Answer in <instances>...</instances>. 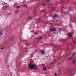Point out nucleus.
<instances>
[{
	"label": "nucleus",
	"mask_w": 76,
	"mask_h": 76,
	"mask_svg": "<svg viewBox=\"0 0 76 76\" xmlns=\"http://www.w3.org/2000/svg\"><path fill=\"white\" fill-rule=\"evenodd\" d=\"M2 4V5H3V4Z\"/></svg>",
	"instance_id": "c85d7f7f"
},
{
	"label": "nucleus",
	"mask_w": 76,
	"mask_h": 76,
	"mask_svg": "<svg viewBox=\"0 0 76 76\" xmlns=\"http://www.w3.org/2000/svg\"><path fill=\"white\" fill-rule=\"evenodd\" d=\"M6 8H7V6H5Z\"/></svg>",
	"instance_id": "4be33fe9"
},
{
	"label": "nucleus",
	"mask_w": 76,
	"mask_h": 76,
	"mask_svg": "<svg viewBox=\"0 0 76 76\" xmlns=\"http://www.w3.org/2000/svg\"><path fill=\"white\" fill-rule=\"evenodd\" d=\"M32 19V17H31V16H29L27 18V20H28V19Z\"/></svg>",
	"instance_id": "423d86ee"
},
{
	"label": "nucleus",
	"mask_w": 76,
	"mask_h": 76,
	"mask_svg": "<svg viewBox=\"0 0 76 76\" xmlns=\"http://www.w3.org/2000/svg\"><path fill=\"white\" fill-rule=\"evenodd\" d=\"M1 5H2V4H1Z\"/></svg>",
	"instance_id": "bb28decb"
},
{
	"label": "nucleus",
	"mask_w": 76,
	"mask_h": 76,
	"mask_svg": "<svg viewBox=\"0 0 76 76\" xmlns=\"http://www.w3.org/2000/svg\"><path fill=\"white\" fill-rule=\"evenodd\" d=\"M16 7H17V9H18V8H19V6H16Z\"/></svg>",
	"instance_id": "ddd939ff"
},
{
	"label": "nucleus",
	"mask_w": 76,
	"mask_h": 76,
	"mask_svg": "<svg viewBox=\"0 0 76 76\" xmlns=\"http://www.w3.org/2000/svg\"><path fill=\"white\" fill-rule=\"evenodd\" d=\"M41 52L42 54H44V53H45V51H44L42 50L41 51Z\"/></svg>",
	"instance_id": "39448f33"
},
{
	"label": "nucleus",
	"mask_w": 76,
	"mask_h": 76,
	"mask_svg": "<svg viewBox=\"0 0 76 76\" xmlns=\"http://www.w3.org/2000/svg\"><path fill=\"white\" fill-rule=\"evenodd\" d=\"M47 2L48 3V2H49V0H48V1H47Z\"/></svg>",
	"instance_id": "aec40b11"
},
{
	"label": "nucleus",
	"mask_w": 76,
	"mask_h": 76,
	"mask_svg": "<svg viewBox=\"0 0 76 76\" xmlns=\"http://www.w3.org/2000/svg\"><path fill=\"white\" fill-rule=\"evenodd\" d=\"M75 54V53H74L72 54V56L70 57L68 59L69 60H72V63L73 64H75V62L76 61H75V56H74V55Z\"/></svg>",
	"instance_id": "f257e3e1"
},
{
	"label": "nucleus",
	"mask_w": 76,
	"mask_h": 76,
	"mask_svg": "<svg viewBox=\"0 0 76 76\" xmlns=\"http://www.w3.org/2000/svg\"><path fill=\"white\" fill-rule=\"evenodd\" d=\"M3 48H4V46H3Z\"/></svg>",
	"instance_id": "393cba45"
},
{
	"label": "nucleus",
	"mask_w": 76,
	"mask_h": 76,
	"mask_svg": "<svg viewBox=\"0 0 76 76\" xmlns=\"http://www.w3.org/2000/svg\"><path fill=\"white\" fill-rule=\"evenodd\" d=\"M50 31H56V28H50Z\"/></svg>",
	"instance_id": "7ed1b4c3"
},
{
	"label": "nucleus",
	"mask_w": 76,
	"mask_h": 76,
	"mask_svg": "<svg viewBox=\"0 0 76 76\" xmlns=\"http://www.w3.org/2000/svg\"><path fill=\"white\" fill-rule=\"evenodd\" d=\"M73 42L74 44H76V42L75 41H73Z\"/></svg>",
	"instance_id": "f8f14e48"
},
{
	"label": "nucleus",
	"mask_w": 76,
	"mask_h": 76,
	"mask_svg": "<svg viewBox=\"0 0 76 76\" xmlns=\"http://www.w3.org/2000/svg\"><path fill=\"white\" fill-rule=\"evenodd\" d=\"M2 34H3V33H0V35H2Z\"/></svg>",
	"instance_id": "4468645a"
},
{
	"label": "nucleus",
	"mask_w": 76,
	"mask_h": 76,
	"mask_svg": "<svg viewBox=\"0 0 76 76\" xmlns=\"http://www.w3.org/2000/svg\"><path fill=\"white\" fill-rule=\"evenodd\" d=\"M74 75V73H73L72 72H70L69 74V75Z\"/></svg>",
	"instance_id": "9d476101"
},
{
	"label": "nucleus",
	"mask_w": 76,
	"mask_h": 76,
	"mask_svg": "<svg viewBox=\"0 0 76 76\" xmlns=\"http://www.w3.org/2000/svg\"><path fill=\"white\" fill-rule=\"evenodd\" d=\"M1 31H2V30L0 31V32H1Z\"/></svg>",
	"instance_id": "5701e85b"
},
{
	"label": "nucleus",
	"mask_w": 76,
	"mask_h": 76,
	"mask_svg": "<svg viewBox=\"0 0 76 76\" xmlns=\"http://www.w3.org/2000/svg\"><path fill=\"white\" fill-rule=\"evenodd\" d=\"M72 33H73V32H72Z\"/></svg>",
	"instance_id": "cd10ccee"
},
{
	"label": "nucleus",
	"mask_w": 76,
	"mask_h": 76,
	"mask_svg": "<svg viewBox=\"0 0 76 76\" xmlns=\"http://www.w3.org/2000/svg\"><path fill=\"white\" fill-rule=\"evenodd\" d=\"M43 70H46V67H45V66H43Z\"/></svg>",
	"instance_id": "0eeeda50"
},
{
	"label": "nucleus",
	"mask_w": 76,
	"mask_h": 76,
	"mask_svg": "<svg viewBox=\"0 0 76 76\" xmlns=\"http://www.w3.org/2000/svg\"><path fill=\"white\" fill-rule=\"evenodd\" d=\"M57 15L56 14H55L54 18H57Z\"/></svg>",
	"instance_id": "6e6552de"
},
{
	"label": "nucleus",
	"mask_w": 76,
	"mask_h": 76,
	"mask_svg": "<svg viewBox=\"0 0 76 76\" xmlns=\"http://www.w3.org/2000/svg\"><path fill=\"white\" fill-rule=\"evenodd\" d=\"M16 13H17V12H18V10H16L15 11Z\"/></svg>",
	"instance_id": "2eb2a0df"
},
{
	"label": "nucleus",
	"mask_w": 76,
	"mask_h": 76,
	"mask_svg": "<svg viewBox=\"0 0 76 76\" xmlns=\"http://www.w3.org/2000/svg\"><path fill=\"white\" fill-rule=\"evenodd\" d=\"M29 44L28 43V44H27V43H26V45H29Z\"/></svg>",
	"instance_id": "f3484780"
},
{
	"label": "nucleus",
	"mask_w": 76,
	"mask_h": 76,
	"mask_svg": "<svg viewBox=\"0 0 76 76\" xmlns=\"http://www.w3.org/2000/svg\"><path fill=\"white\" fill-rule=\"evenodd\" d=\"M54 8H53L52 9V10H54Z\"/></svg>",
	"instance_id": "6ab92c4d"
},
{
	"label": "nucleus",
	"mask_w": 76,
	"mask_h": 76,
	"mask_svg": "<svg viewBox=\"0 0 76 76\" xmlns=\"http://www.w3.org/2000/svg\"><path fill=\"white\" fill-rule=\"evenodd\" d=\"M6 4H7V3H6Z\"/></svg>",
	"instance_id": "b1692460"
},
{
	"label": "nucleus",
	"mask_w": 76,
	"mask_h": 76,
	"mask_svg": "<svg viewBox=\"0 0 76 76\" xmlns=\"http://www.w3.org/2000/svg\"><path fill=\"white\" fill-rule=\"evenodd\" d=\"M34 34H35V33H34Z\"/></svg>",
	"instance_id": "a878e982"
},
{
	"label": "nucleus",
	"mask_w": 76,
	"mask_h": 76,
	"mask_svg": "<svg viewBox=\"0 0 76 76\" xmlns=\"http://www.w3.org/2000/svg\"><path fill=\"white\" fill-rule=\"evenodd\" d=\"M27 5H24V7H26V8L27 7Z\"/></svg>",
	"instance_id": "9b49d317"
},
{
	"label": "nucleus",
	"mask_w": 76,
	"mask_h": 76,
	"mask_svg": "<svg viewBox=\"0 0 76 76\" xmlns=\"http://www.w3.org/2000/svg\"><path fill=\"white\" fill-rule=\"evenodd\" d=\"M55 76H57V74L56 73H55Z\"/></svg>",
	"instance_id": "dca6fc26"
},
{
	"label": "nucleus",
	"mask_w": 76,
	"mask_h": 76,
	"mask_svg": "<svg viewBox=\"0 0 76 76\" xmlns=\"http://www.w3.org/2000/svg\"><path fill=\"white\" fill-rule=\"evenodd\" d=\"M59 32H60V34H61V30H60Z\"/></svg>",
	"instance_id": "a211bd4d"
},
{
	"label": "nucleus",
	"mask_w": 76,
	"mask_h": 76,
	"mask_svg": "<svg viewBox=\"0 0 76 76\" xmlns=\"http://www.w3.org/2000/svg\"><path fill=\"white\" fill-rule=\"evenodd\" d=\"M68 35L69 37H71L72 35V34L71 33H69Z\"/></svg>",
	"instance_id": "20e7f679"
},
{
	"label": "nucleus",
	"mask_w": 76,
	"mask_h": 76,
	"mask_svg": "<svg viewBox=\"0 0 76 76\" xmlns=\"http://www.w3.org/2000/svg\"><path fill=\"white\" fill-rule=\"evenodd\" d=\"M42 37H39L38 38V39L39 40V39H42Z\"/></svg>",
	"instance_id": "1a4fd4ad"
},
{
	"label": "nucleus",
	"mask_w": 76,
	"mask_h": 76,
	"mask_svg": "<svg viewBox=\"0 0 76 76\" xmlns=\"http://www.w3.org/2000/svg\"><path fill=\"white\" fill-rule=\"evenodd\" d=\"M29 68L30 70L31 69H35V68H36L37 67V65L36 64H32L31 65L29 64H28Z\"/></svg>",
	"instance_id": "f03ea898"
},
{
	"label": "nucleus",
	"mask_w": 76,
	"mask_h": 76,
	"mask_svg": "<svg viewBox=\"0 0 76 76\" xmlns=\"http://www.w3.org/2000/svg\"><path fill=\"white\" fill-rule=\"evenodd\" d=\"M1 50H2V49H3V47H2V48H1Z\"/></svg>",
	"instance_id": "412c9836"
}]
</instances>
